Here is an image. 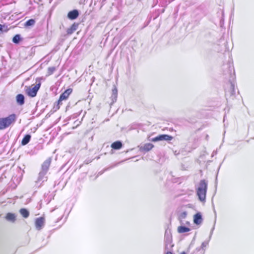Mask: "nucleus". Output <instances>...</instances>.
<instances>
[{"label": "nucleus", "instance_id": "3", "mask_svg": "<svg viewBox=\"0 0 254 254\" xmlns=\"http://www.w3.org/2000/svg\"><path fill=\"white\" fill-rule=\"evenodd\" d=\"M16 120V116L12 114L5 118H0V130L4 129L14 124Z\"/></svg>", "mask_w": 254, "mask_h": 254}, {"label": "nucleus", "instance_id": "17", "mask_svg": "<svg viewBox=\"0 0 254 254\" xmlns=\"http://www.w3.org/2000/svg\"><path fill=\"white\" fill-rule=\"evenodd\" d=\"M78 26V23H73L71 26V27L67 30V33L69 35L72 34L74 31H75L77 30Z\"/></svg>", "mask_w": 254, "mask_h": 254}, {"label": "nucleus", "instance_id": "28", "mask_svg": "<svg viewBox=\"0 0 254 254\" xmlns=\"http://www.w3.org/2000/svg\"><path fill=\"white\" fill-rule=\"evenodd\" d=\"M60 106L59 104H58L56 102L55 103L54 106L53 108V112L57 111L59 109Z\"/></svg>", "mask_w": 254, "mask_h": 254}, {"label": "nucleus", "instance_id": "32", "mask_svg": "<svg viewBox=\"0 0 254 254\" xmlns=\"http://www.w3.org/2000/svg\"><path fill=\"white\" fill-rule=\"evenodd\" d=\"M214 229V227H213L212 228V229H211V232H210V234L209 238H211V235H212V233H213V231Z\"/></svg>", "mask_w": 254, "mask_h": 254}, {"label": "nucleus", "instance_id": "18", "mask_svg": "<svg viewBox=\"0 0 254 254\" xmlns=\"http://www.w3.org/2000/svg\"><path fill=\"white\" fill-rule=\"evenodd\" d=\"M31 136L30 134H26L24 137L23 138L22 141H21V144L22 145H25L26 144H27L30 139H31Z\"/></svg>", "mask_w": 254, "mask_h": 254}, {"label": "nucleus", "instance_id": "11", "mask_svg": "<svg viewBox=\"0 0 254 254\" xmlns=\"http://www.w3.org/2000/svg\"><path fill=\"white\" fill-rule=\"evenodd\" d=\"M202 222V217L201 213L198 212L193 216V222L196 225L201 224Z\"/></svg>", "mask_w": 254, "mask_h": 254}, {"label": "nucleus", "instance_id": "35", "mask_svg": "<svg viewBox=\"0 0 254 254\" xmlns=\"http://www.w3.org/2000/svg\"><path fill=\"white\" fill-rule=\"evenodd\" d=\"M50 115L49 114H48L47 115H46V117H50Z\"/></svg>", "mask_w": 254, "mask_h": 254}, {"label": "nucleus", "instance_id": "26", "mask_svg": "<svg viewBox=\"0 0 254 254\" xmlns=\"http://www.w3.org/2000/svg\"><path fill=\"white\" fill-rule=\"evenodd\" d=\"M7 30V26H5L4 25H1L0 24V34H1L2 32H6Z\"/></svg>", "mask_w": 254, "mask_h": 254}, {"label": "nucleus", "instance_id": "31", "mask_svg": "<svg viewBox=\"0 0 254 254\" xmlns=\"http://www.w3.org/2000/svg\"><path fill=\"white\" fill-rule=\"evenodd\" d=\"M112 168V167H110V168H106V169H104L102 172H99V175H101V174H102L103 173V172H104V171H106V170H109L110 168Z\"/></svg>", "mask_w": 254, "mask_h": 254}, {"label": "nucleus", "instance_id": "34", "mask_svg": "<svg viewBox=\"0 0 254 254\" xmlns=\"http://www.w3.org/2000/svg\"><path fill=\"white\" fill-rule=\"evenodd\" d=\"M181 254H186L185 252H183Z\"/></svg>", "mask_w": 254, "mask_h": 254}, {"label": "nucleus", "instance_id": "2", "mask_svg": "<svg viewBox=\"0 0 254 254\" xmlns=\"http://www.w3.org/2000/svg\"><path fill=\"white\" fill-rule=\"evenodd\" d=\"M207 189V183L205 180H202L199 183V186L197 189V195L199 200L205 202L206 194Z\"/></svg>", "mask_w": 254, "mask_h": 254}, {"label": "nucleus", "instance_id": "14", "mask_svg": "<svg viewBox=\"0 0 254 254\" xmlns=\"http://www.w3.org/2000/svg\"><path fill=\"white\" fill-rule=\"evenodd\" d=\"M118 96V90L117 89L116 87H114L112 89V96L111 97V99L112 100V103H111V105L114 104L115 102L117 101Z\"/></svg>", "mask_w": 254, "mask_h": 254}, {"label": "nucleus", "instance_id": "15", "mask_svg": "<svg viewBox=\"0 0 254 254\" xmlns=\"http://www.w3.org/2000/svg\"><path fill=\"white\" fill-rule=\"evenodd\" d=\"M71 92L72 90L71 89H68L66 90L60 95V98H61V100H64L67 99Z\"/></svg>", "mask_w": 254, "mask_h": 254}, {"label": "nucleus", "instance_id": "5", "mask_svg": "<svg viewBox=\"0 0 254 254\" xmlns=\"http://www.w3.org/2000/svg\"><path fill=\"white\" fill-rule=\"evenodd\" d=\"M164 242L165 244V250H169L170 248L173 246V245H171L172 236L170 230L167 229L166 230L164 236Z\"/></svg>", "mask_w": 254, "mask_h": 254}, {"label": "nucleus", "instance_id": "33", "mask_svg": "<svg viewBox=\"0 0 254 254\" xmlns=\"http://www.w3.org/2000/svg\"><path fill=\"white\" fill-rule=\"evenodd\" d=\"M166 254H173L172 252L167 251L166 253Z\"/></svg>", "mask_w": 254, "mask_h": 254}, {"label": "nucleus", "instance_id": "27", "mask_svg": "<svg viewBox=\"0 0 254 254\" xmlns=\"http://www.w3.org/2000/svg\"><path fill=\"white\" fill-rule=\"evenodd\" d=\"M187 213L186 211H184V212H182L180 216H179V218L180 219H185L186 217H187Z\"/></svg>", "mask_w": 254, "mask_h": 254}, {"label": "nucleus", "instance_id": "36", "mask_svg": "<svg viewBox=\"0 0 254 254\" xmlns=\"http://www.w3.org/2000/svg\"><path fill=\"white\" fill-rule=\"evenodd\" d=\"M200 248H197L196 249V250H197L198 251H199L200 250Z\"/></svg>", "mask_w": 254, "mask_h": 254}, {"label": "nucleus", "instance_id": "39", "mask_svg": "<svg viewBox=\"0 0 254 254\" xmlns=\"http://www.w3.org/2000/svg\"><path fill=\"white\" fill-rule=\"evenodd\" d=\"M225 117H224V121H225Z\"/></svg>", "mask_w": 254, "mask_h": 254}, {"label": "nucleus", "instance_id": "8", "mask_svg": "<svg viewBox=\"0 0 254 254\" xmlns=\"http://www.w3.org/2000/svg\"><path fill=\"white\" fill-rule=\"evenodd\" d=\"M51 163V159L50 158L46 160L42 165L41 171L47 174L49 170Z\"/></svg>", "mask_w": 254, "mask_h": 254}, {"label": "nucleus", "instance_id": "1", "mask_svg": "<svg viewBox=\"0 0 254 254\" xmlns=\"http://www.w3.org/2000/svg\"><path fill=\"white\" fill-rule=\"evenodd\" d=\"M224 70L223 74L226 76L225 78H228L230 83V89L226 91V94H229L230 96H233L235 94V82L233 81L235 76L234 68L233 65L230 64H224L223 66Z\"/></svg>", "mask_w": 254, "mask_h": 254}, {"label": "nucleus", "instance_id": "24", "mask_svg": "<svg viewBox=\"0 0 254 254\" xmlns=\"http://www.w3.org/2000/svg\"><path fill=\"white\" fill-rule=\"evenodd\" d=\"M156 0L157 3L159 2L160 4L162 6H165V5L168 4V0Z\"/></svg>", "mask_w": 254, "mask_h": 254}, {"label": "nucleus", "instance_id": "37", "mask_svg": "<svg viewBox=\"0 0 254 254\" xmlns=\"http://www.w3.org/2000/svg\"><path fill=\"white\" fill-rule=\"evenodd\" d=\"M214 153H215V154H216V152H213V154H214Z\"/></svg>", "mask_w": 254, "mask_h": 254}, {"label": "nucleus", "instance_id": "20", "mask_svg": "<svg viewBox=\"0 0 254 254\" xmlns=\"http://www.w3.org/2000/svg\"><path fill=\"white\" fill-rule=\"evenodd\" d=\"M5 218L7 220L12 222H14L15 220V215L13 213H8Z\"/></svg>", "mask_w": 254, "mask_h": 254}, {"label": "nucleus", "instance_id": "19", "mask_svg": "<svg viewBox=\"0 0 254 254\" xmlns=\"http://www.w3.org/2000/svg\"><path fill=\"white\" fill-rule=\"evenodd\" d=\"M190 231V229L184 226H180L178 228V231L179 233H184Z\"/></svg>", "mask_w": 254, "mask_h": 254}, {"label": "nucleus", "instance_id": "23", "mask_svg": "<svg viewBox=\"0 0 254 254\" xmlns=\"http://www.w3.org/2000/svg\"><path fill=\"white\" fill-rule=\"evenodd\" d=\"M35 23V20L33 19H30L28 20L24 24L25 27H29L33 26Z\"/></svg>", "mask_w": 254, "mask_h": 254}, {"label": "nucleus", "instance_id": "29", "mask_svg": "<svg viewBox=\"0 0 254 254\" xmlns=\"http://www.w3.org/2000/svg\"><path fill=\"white\" fill-rule=\"evenodd\" d=\"M208 245V241H204L203 242L201 246V248L203 249L204 247H206Z\"/></svg>", "mask_w": 254, "mask_h": 254}, {"label": "nucleus", "instance_id": "6", "mask_svg": "<svg viewBox=\"0 0 254 254\" xmlns=\"http://www.w3.org/2000/svg\"><path fill=\"white\" fill-rule=\"evenodd\" d=\"M46 173L41 171L39 173L37 180L35 182L36 185L40 187L42 183L47 181V177H46Z\"/></svg>", "mask_w": 254, "mask_h": 254}, {"label": "nucleus", "instance_id": "4", "mask_svg": "<svg viewBox=\"0 0 254 254\" xmlns=\"http://www.w3.org/2000/svg\"><path fill=\"white\" fill-rule=\"evenodd\" d=\"M41 83H39L35 85L33 87H26L25 92L26 94L31 97H34L36 96L37 92L40 87Z\"/></svg>", "mask_w": 254, "mask_h": 254}, {"label": "nucleus", "instance_id": "7", "mask_svg": "<svg viewBox=\"0 0 254 254\" xmlns=\"http://www.w3.org/2000/svg\"><path fill=\"white\" fill-rule=\"evenodd\" d=\"M173 139V137L168 134H160L153 138L152 140L153 141H158L162 140L170 141Z\"/></svg>", "mask_w": 254, "mask_h": 254}, {"label": "nucleus", "instance_id": "38", "mask_svg": "<svg viewBox=\"0 0 254 254\" xmlns=\"http://www.w3.org/2000/svg\"><path fill=\"white\" fill-rule=\"evenodd\" d=\"M55 209H53L51 211V212H53V211Z\"/></svg>", "mask_w": 254, "mask_h": 254}, {"label": "nucleus", "instance_id": "30", "mask_svg": "<svg viewBox=\"0 0 254 254\" xmlns=\"http://www.w3.org/2000/svg\"><path fill=\"white\" fill-rule=\"evenodd\" d=\"M63 100H61V98H59V99L58 100V101L56 102L59 105V106H60V105H61L62 104V101Z\"/></svg>", "mask_w": 254, "mask_h": 254}, {"label": "nucleus", "instance_id": "12", "mask_svg": "<svg viewBox=\"0 0 254 254\" xmlns=\"http://www.w3.org/2000/svg\"><path fill=\"white\" fill-rule=\"evenodd\" d=\"M16 103L18 105L22 106L25 103V97L22 94H18L16 96Z\"/></svg>", "mask_w": 254, "mask_h": 254}, {"label": "nucleus", "instance_id": "10", "mask_svg": "<svg viewBox=\"0 0 254 254\" xmlns=\"http://www.w3.org/2000/svg\"><path fill=\"white\" fill-rule=\"evenodd\" d=\"M79 16V12L77 9H73L70 11L67 14V17L71 20L75 19Z\"/></svg>", "mask_w": 254, "mask_h": 254}, {"label": "nucleus", "instance_id": "21", "mask_svg": "<svg viewBox=\"0 0 254 254\" xmlns=\"http://www.w3.org/2000/svg\"><path fill=\"white\" fill-rule=\"evenodd\" d=\"M19 211L20 214L24 218H27L29 215V211L25 208H21Z\"/></svg>", "mask_w": 254, "mask_h": 254}, {"label": "nucleus", "instance_id": "13", "mask_svg": "<svg viewBox=\"0 0 254 254\" xmlns=\"http://www.w3.org/2000/svg\"><path fill=\"white\" fill-rule=\"evenodd\" d=\"M153 147V145L150 143L145 144L143 146L140 147V151L147 152L150 151Z\"/></svg>", "mask_w": 254, "mask_h": 254}, {"label": "nucleus", "instance_id": "25", "mask_svg": "<svg viewBox=\"0 0 254 254\" xmlns=\"http://www.w3.org/2000/svg\"><path fill=\"white\" fill-rule=\"evenodd\" d=\"M55 70H56V68L54 66L49 67L48 69V75H50L52 74Z\"/></svg>", "mask_w": 254, "mask_h": 254}, {"label": "nucleus", "instance_id": "9", "mask_svg": "<svg viewBox=\"0 0 254 254\" xmlns=\"http://www.w3.org/2000/svg\"><path fill=\"white\" fill-rule=\"evenodd\" d=\"M45 219L44 217H40L36 219L35 227L38 230H41L44 225Z\"/></svg>", "mask_w": 254, "mask_h": 254}, {"label": "nucleus", "instance_id": "22", "mask_svg": "<svg viewBox=\"0 0 254 254\" xmlns=\"http://www.w3.org/2000/svg\"><path fill=\"white\" fill-rule=\"evenodd\" d=\"M22 40L21 36L19 34L15 35L12 39V42L15 44H18Z\"/></svg>", "mask_w": 254, "mask_h": 254}, {"label": "nucleus", "instance_id": "16", "mask_svg": "<svg viewBox=\"0 0 254 254\" xmlns=\"http://www.w3.org/2000/svg\"><path fill=\"white\" fill-rule=\"evenodd\" d=\"M123 146V144L121 141H116L111 144V147L116 150L121 149Z\"/></svg>", "mask_w": 254, "mask_h": 254}]
</instances>
